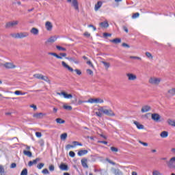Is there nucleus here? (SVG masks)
Here are the masks:
<instances>
[{"label": "nucleus", "instance_id": "nucleus-38", "mask_svg": "<svg viewBox=\"0 0 175 175\" xmlns=\"http://www.w3.org/2000/svg\"><path fill=\"white\" fill-rule=\"evenodd\" d=\"M21 175H28V170L27 168L23 169L21 172Z\"/></svg>", "mask_w": 175, "mask_h": 175}, {"label": "nucleus", "instance_id": "nucleus-21", "mask_svg": "<svg viewBox=\"0 0 175 175\" xmlns=\"http://www.w3.org/2000/svg\"><path fill=\"white\" fill-rule=\"evenodd\" d=\"M86 154H88V150H81L77 152L79 157H83V155H86Z\"/></svg>", "mask_w": 175, "mask_h": 175}, {"label": "nucleus", "instance_id": "nucleus-47", "mask_svg": "<svg viewBox=\"0 0 175 175\" xmlns=\"http://www.w3.org/2000/svg\"><path fill=\"white\" fill-rule=\"evenodd\" d=\"M44 166V163H40L39 164H38L37 167L38 169H39V170H40V169H42Z\"/></svg>", "mask_w": 175, "mask_h": 175}, {"label": "nucleus", "instance_id": "nucleus-16", "mask_svg": "<svg viewBox=\"0 0 175 175\" xmlns=\"http://www.w3.org/2000/svg\"><path fill=\"white\" fill-rule=\"evenodd\" d=\"M45 28L46 31H52L53 29V24L50 21H46L45 23Z\"/></svg>", "mask_w": 175, "mask_h": 175}, {"label": "nucleus", "instance_id": "nucleus-19", "mask_svg": "<svg viewBox=\"0 0 175 175\" xmlns=\"http://www.w3.org/2000/svg\"><path fill=\"white\" fill-rule=\"evenodd\" d=\"M102 5H103V2H102L101 1H98L97 3L95 5L94 10H99V9L102 8Z\"/></svg>", "mask_w": 175, "mask_h": 175}, {"label": "nucleus", "instance_id": "nucleus-20", "mask_svg": "<svg viewBox=\"0 0 175 175\" xmlns=\"http://www.w3.org/2000/svg\"><path fill=\"white\" fill-rule=\"evenodd\" d=\"M133 124L135 125L137 129H143L144 128V125L140 124V122L137 121H134Z\"/></svg>", "mask_w": 175, "mask_h": 175}, {"label": "nucleus", "instance_id": "nucleus-5", "mask_svg": "<svg viewBox=\"0 0 175 175\" xmlns=\"http://www.w3.org/2000/svg\"><path fill=\"white\" fill-rule=\"evenodd\" d=\"M57 95H59L60 96H64V98L65 99H70V98H73V95H72L71 94H68L64 91H62L61 92H57Z\"/></svg>", "mask_w": 175, "mask_h": 175}, {"label": "nucleus", "instance_id": "nucleus-60", "mask_svg": "<svg viewBox=\"0 0 175 175\" xmlns=\"http://www.w3.org/2000/svg\"><path fill=\"white\" fill-rule=\"evenodd\" d=\"M55 169V167H54V165H49V170H50V172H54Z\"/></svg>", "mask_w": 175, "mask_h": 175}, {"label": "nucleus", "instance_id": "nucleus-63", "mask_svg": "<svg viewBox=\"0 0 175 175\" xmlns=\"http://www.w3.org/2000/svg\"><path fill=\"white\" fill-rule=\"evenodd\" d=\"M14 94L15 95H21V91H20V90H16V91H15V92H14Z\"/></svg>", "mask_w": 175, "mask_h": 175}, {"label": "nucleus", "instance_id": "nucleus-31", "mask_svg": "<svg viewBox=\"0 0 175 175\" xmlns=\"http://www.w3.org/2000/svg\"><path fill=\"white\" fill-rule=\"evenodd\" d=\"M66 137H68V133H64L60 135L61 140H66Z\"/></svg>", "mask_w": 175, "mask_h": 175}, {"label": "nucleus", "instance_id": "nucleus-40", "mask_svg": "<svg viewBox=\"0 0 175 175\" xmlns=\"http://www.w3.org/2000/svg\"><path fill=\"white\" fill-rule=\"evenodd\" d=\"M139 16H140V13L136 12V13L133 14L132 18H138V17H139Z\"/></svg>", "mask_w": 175, "mask_h": 175}, {"label": "nucleus", "instance_id": "nucleus-11", "mask_svg": "<svg viewBox=\"0 0 175 175\" xmlns=\"http://www.w3.org/2000/svg\"><path fill=\"white\" fill-rule=\"evenodd\" d=\"M104 114H105V116H108L109 117H114L116 116V113H114L111 109H105Z\"/></svg>", "mask_w": 175, "mask_h": 175}, {"label": "nucleus", "instance_id": "nucleus-3", "mask_svg": "<svg viewBox=\"0 0 175 175\" xmlns=\"http://www.w3.org/2000/svg\"><path fill=\"white\" fill-rule=\"evenodd\" d=\"M151 119L154 121V122H161V115L157 113H154L151 114Z\"/></svg>", "mask_w": 175, "mask_h": 175}, {"label": "nucleus", "instance_id": "nucleus-13", "mask_svg": "<svg viewBox=\"0 0 175 175\" xmlns=\"http://www.w3.org/2000/svg\"><path fill=\"white\" fill-rule=\"evenodd\" d=\"M66 59H68V61H70V62H74V64H76L77 65L80 64V61H79V59H76L75 57H66Z\"/></svg>", "mask_w": 175, "mask_h": 175}, {"label": "nucleus", "instance_id": "nucleus-30", "mask_svg": "<svg viewBox=\"0 0 175 175\" xmlns=\"http://www.w3.org/2000/svg\"><path fill=\"white\" fill-rule=\"evenodd\" d=\"M56 49L59 51H66V48L62 47L59 45H56Z\"/></svg>", "mask_w": 175, "mask_h": 175}, {"label": "nucleus", "instance_id": "nucleus-17", "mask_svg": "<svg viewBox=\"0 0 175 175\" xmlns=\"http://www.w3.org/2000/svg\"><path fill=\"white\" fill-rule=\"evenodd\" d=\"M39 161H40V158H36V159H34L33 161H30L28 163V166L31 167V166H33V165H36V163H38V162H39Z\"/></svg>", "mask_w": 175, "mask_h": 175}, {"label": "nucleus", "instance_id": "nucleus-33", "mask_svg": "<svg viewBox=\"0 0 175 175\" xmlns=\"http://www.w3.org/2000/svg\"><path fill=\"white\" fill-rule=\"evenodd\" d=\"M168 94L171 95V96H174L175 95V88H172L170 90H168Z\"/></svg>", "mask_w": 175, "mask_h": 175}, {"label": "nucleus", "instance_id": "nucleus-48", "mask_svg": "<svg viewBox=\"0 0 175 175\" xmlns=\"http://www.w3.org/2000/svg\"><path fill=\"white\" fill-rule=\"evenodd\" d=\"M152 175H163L162 173L159 172L158 170H154L152 172Z\"/></svg>", "mask_w": 175, "mask_h": 175}, {"label": "nucleus", "instance_id": "nucleus-22", "mask_svg": "<svg viewBox=\"0 0 175 175\" xmlns=\"http://www.w3.org/2000/svg\"><path fill=\"white\" fill-rule=\"evenodd\" d=\"M72 5L75 10H79V1L77 0H72Z\"/></svg>", "mask_w": 175, "mask_h": 175}, {"label": "nucleus", "instance_id": "nucleus-14", "mask_svg": "<svg viewBox=\"0 0 175 175\" xmlns=\"http://www.w3.org/2000/svg\"><path fill=\"white\" fill-rule=\"evenodd\" d=\"M6 69H14L16 68V65L13 64V63L6 62L3 65Z\"/></svg>", "mask_w": 175, "mask_h": 175}, {"label": "nucleus", "instance_id": "nucleus-28", "mask_svg": "<svg viewBox=\"0 0 175 175\" xmlns=\"http://www.w3.org/2000/svg\"><path fill=\"white\" fill-rule=\"evenodd\" d=\"M24 155H26V157H29V158H31L32 157V152L29 150H23Z\"/></svg>", "mask_w": 175, "mask_h": 175}, {"label": "nucleus", "instance_id": "nucleus-54", "mask_svg": "<svg viewBox=\"0 0 175 175\" xmlns=\"http://www.w3.org/2000/svg\"><path fill=\"white\" fill-rule=\"evenodd\" d=\"M66 148L67 150H69L70 148H75V146L74 145L68 144V145L66 146Z\"/></svg>", "mask_w": 175, "mask_h": 175}, {"label": "nucleus", "instance_id": "nucleus-62", "mask_svg": "<svg viewBox=\"0 0 175 175\" xmlns=\"http://www.w3.org/2000/svg\"><path fill=\"white\" fill-rule=\"evenodd\" d=\"M96 116H97V117H102V112H100V111L96 112Z\"/></svg>", "mask_w": 175, "mask_h": 175}, {"label": "nucleus", "instance_id": "nucleus-53", "mask_svg": "<svg viewBox=\"0 0 175 175\" xmlns=\"http://www.w3.org/2000/svg\"><path fill=\"white\" fill-rule=\"evenodd\" d=\"M82 103H88V100H79L77 104H78V105H81Z\"/></svg>", "mask_w": 175, "mask_h": 175}, {"label": "nucleus", "instance_id": "nucleus-32", "mask_svg": "<svg viewBox=\"0 0 175 175\" xmlns=\"http://www.w3.org/2000/svg\"><path fill=\"white\" fill-rule=\"evenodd\" d=\"M42 80H43L44 81H46V83H49V84L51 83V81L49 79V77L43 76L42 77Z\"/></svg>", "mask_w": 175, "mask_h": 175}, {"label": "nucleus", "instance_id": "nucleus-7", "mask_svg": "<svg viewBox=\"0 0 175 175\" xmlns=\"http://www.w3.org/2000/svg\"><path fill=\"white\" fill-rule=\"evenodd\" d=\"M46 116V113H36L33 115V117L34 118H37L38 120H42V118H43V117Z\"/></svg>", "mask_w": 175, "mask_h": 175}, {"label": "nucleus", "instance_id": "nucleus-49", "mask_svg": "<svg viewBox=\"0 0 175 175\" xmlns=\"http://www.w3.org/2000/svg\"><path fill=\"white\" fill-rule=\"evenodd\" d=\"M103 38H109L111 36V33H103Z\"/></svg>", "mask_w": 175, "mask_h": 175}, {"label": "nucleus", "instance_id": "nucleus-64", "mask_svg": "<svg viewBox=\"0 0 175 175\" xmlns=\"http://www.w3.org/2000/svg\"><path fill=\"white\" fill-rule=\"evenodd\" d=\"M126 76L129 77V80H132V73H128Z\"/></svg>", "mask_w": 175, "mask_h": 175}, {"label": "nucleus", "instance_id": "nucleus-41", "mask_svg": "<svg viewBox=\"0 0 175 175\" xmlns=\"http://www.w3.org/2000/svg\"><path fill=\"white\" fill-rule=\"evenodd\" d=\"M107 162H108V163H110L111 165H113V166H116V162L111 161L109 159H106Z\"/></svg>", "mask_w": 175, "mask_h": 175}, {"label": "nucleus", "instance_id": "nucleus-35", "mask_svg": "<svg viewBox=\"0 0 175 175\" xmlns=\"http://www.w3.org/2000/svg\"><path fill=\"white\" fill-rule=\"evenodd\" d=\"M33 77L36 79H38L39 80H42V77H43V75L42 74H35L33 75Z\"/></svg>", "mask_w": 175, "mask_h": 175}, {"label": "nucleus", "instance_id": "nucleus-42", "mask_svg": "<svg viewBox=\"0 0 175 175\" xmlns=\"http://www.w3.org/2000/svg\"><path fill=\"white\" fill-rule=\"evenodd\" d=\"M72 144H74L75 146H83V144L77 142V141H74L72 142Z\"/></svg>", "mask_w": 175, "mask_h": 175}, {"label": "nucleus", "instance_id": "nucleus-29", "mask_svg": "<svg viewBox=\"0 0 175 175\" xmlns=\"http://www.w3.org/2000/svg\"><path fill=\"white\" fill-rule=\"evenodd\" d=\"M55 122H57V124H65V120L61 118H56Z\"/></svg>", "mask_w": 175, "mask_h": 175}, {"label": "nucleus", "instance_id": "nucleus-56", "mask_svg": "<svg viewBox=\"0 0 175 175\" xmlns=\"http://www.w3.org/2000/svg\"><path fill=\"white\" fill-rule=\"evenodd\" d=\"M83 36H85V38H90V36H91V33H88V31H85L83 33Z\"/></svg>", "mask_w": 175, "mask_h": 175}, {"label": "nucleus", "instance_id": "nucleus-34", "mask_svg": "<svg viewBox=\"0 0 175 175\" xmlns=\"http://www.w3.org/2000/svg\"><path fill=\"white\" fill-rule=\"evenodd\" d=\"M0 174L5 175V168L3 167V165H0Z\"/></svg>", "mask_w": 175, "mask_h": 175}, {"label": "nucleus", "instance_id": "nucleus-44", "mask_svg": "<svg viewBox=\"0 0 175 175\" xmlns=\"http://www.w3.org/2000/svg\"><path fill=\"white\" fill-rule=\"evenodd\" d=\"M111 151H112V152H118V148L112 146L111 147Z\"/></svg>", "mask_w": 175, "mask_h": 175}, {"label": "nucleus", "instance_id": "nucleus-6", "mask_svg": "<svg viewBox=\"0 0 175 175\" xmlns=\"http://www.w3.org/2000/svg\"><path fill=\"white\" fill-rule=\"evenodd\" d=\"M57 40V38L55 36H51L46 42H45V46H50V44L54 43Z\"/></svg>", "mask_w": 175, "mask_h": 175}, {"label": "nucleus", "instance_id": "nucleus-61", "mask_svg": "<svg viewBox=\"0 0 175 175\" xmlns=\"http://www.w3.org/2000/svg\"><path fill=\"white\" fill-rule=\"evenodd\" d=\"M36 137H42V133L40 132H36Z\"/></svg>", "mask_w": 175, "mask_h": 175}, {"label": "nucleus", "instance_id": "nucleus-18", "mask_svg": "<svg viewBox=\"0 0 175 175\" xmlns=\"http://www.w3.org/2000/svg\"><path fill=\"white\" fill-rule=\"evenodd\" d=\"M150 110H151V107L148 105H144L142 107L141 111L142 113H147V111H150Z\"/></svg>", "mask_w": 175, "mask_h": 175}, {"label": "nucleus", "instance_id": "nucleus-4", "mask_svg": "<svg viewBox=\"0 0 175 175\" xmlns=\"http://www.w3.org/2000/svg\"><path fill=\"white\" fill-rule=\"evenodd\" d=\"M103 102H105L103 99H101L99 98H91L88 100V103H103Z\"/></svg>", "mask_w": 175, "mask_h": 175}, {"label": "nucleus", "instance_id": "nucleus-23", "mask_svg": "<svg viewBox=\"0 0 175 175\" xmlns=\"http://www.w3.org/2000/svg\"><path fill=\"white\" fill-rule=\"evenodd\" d=\"M48 55H53V57H55V58H57V59H62V57L59 56L58 54L54 52H49Z\"/></svg>", "mask_w": 175, "mask_h": 175}, {"label": "nucleus", "instance_id": "nucleus-24", "mask_svg": "<svg viewBox=\"0 0 175 175\" xmlns=\"http://www.w3.org/2000/svg\"><path fill=\"white\" fill-rule=\"evenodd\" d=\"M109 42H111V43H114L115 44H118V43H121V38H114L113 40H110Z\"/></svg>", "mask_w": 175, "mask_h": 175}, {"label": "nucleus", "instance_id": "nucleus-9", "mask_svg": "<svg viewBox=\"0 0 175 175\" xmlns=\"http://www.w3.org/2000/svg\"><path fill=\"white\" fill-rule=\"evenodd\" d=\"M88 162V159H87V158H83L81 160V165L84 169H88V164L87 163Z\"/></svg>", "mask_w": 175, "mask_h": 175}, {"label": "nucleus", "instance_id": "nucleus-27", "mask_svg": "<svg viewBox=\"0 0 175 175\" xmlns=\"http://www.w3.org/2000/svg\"><path fill=\"white\" fill-rule=\"evenodd\" d=\"M100 25L102 27V28H109V23L107 21L100 23Z\"/></svg>", "mask_w": 175, "mask_h": 175}, {"label": "nucleus", "instance_id": "nucleus-50", "mask_svg": "<svg viewBox=\"0 0 175 175\" xmlns=\"http://www.w3.org/2000/svg\"><path fill=\"white\" fill-rule=\"evenodd\" d=\"M122 47H126V49H130L131 46L125 42H123L122 44Z\"/></svg>", "mask_w": 175, "mask_h": 175}, {"label": "nucleus", "instance_id": "nucleus-10", "mask_svg": "<svg viewBox=\"0 0 175 175\" xmlns=\"http://www.w3.org/2000/svg\"><path fill=\"white\" fill-rule=\"evenodd\" d=\"M149 83L150 84H159V83H161V79H159V78H150L149 79Z\"/></svg>", "mask_w": 175, "mask_h": 175}, {"label": "nucleus", "instance_id": "nucleus-8", "mask_svg": "<svg viewBox=\"0 0 175 175\" xmlns=\"http://www.w3.org/2000/svg\"><path fill=\"white\" fill-rule=\"evenodd\" d=\"M18 24V21H12V22H8L5 24V28L6 29L12 28V27H14V25H17Z\"/></svg>", "mask_w": 175, "mask_h": 175}, {"label": "nucleus", "instance_id": "nucleus-43", "mask_svg": "<svg viewBox=\"0 0 175 175\" xmlns=\"http://www.w3.org/2000/svg\"><path fill=\"white\" fill-rule=\"evenodd\" d=\"M68 155L71 158H75V157H76V153H75V152H73V151H70L69 153H68Z\"/></svg>", "mask_w": 175, "mask_h": 175}, {"label": "nucleus", "instance_id": "nucleus-12", "mask_svg": "<svg viewBox=\"0 0 175 175\" xmlns=\"http://www.w3.org/2000/svg\"><path fill=\"white\" fill-rule=\"evenodd\" d=\"M167 166L170 168L173 167L175 169V157H172L170 159V161L167 163Z\"/></svg>", "mask_w": 175, "mask_h": 175}, {"label": "nucleus", "instance_id": "nucleus-51", "mask_svg": "<svg viewBox=\"0 0 175 175\" xmlns=\"http://www.w3.org/2000/svg\"><path fill=\"white\" fill-rule=\"evenodd\" d=\"M87 64H88V65H90V66H91V68H92V69H94L95 68V66H94V64H92L91 60L88 61Z\"/></svg>", "mask_w": 175, "mask_h": 175}, {"label": "nucleus", "instance_id": "nucleus-58", "mask_svg": "<svg viewBox=\"0 0 175 175\" xmlns=\"http://www.w3.org/2000/svg\"><path fill=\"white\" fill-rule=\"evenodd\" d=\"M98 111L101 112V113H103V114H105V111H106V109H103V107H100L99 109H98Z\"/></svg>", "mask_w": 175, "mask_h": 175}, {"label": "nucleus", "instance_id": "nucleus-59", "mask_svg": "<svg viewBox=\"0 0 175 175\" xmlns=\"http://www.w3.org/2000/svg\"><path fill=\"white\" fill-rule=\"evenodd\" d=\"M139 143H140V144H142V146H144V147H147V146H148V143L147 142H143L142 141H139Z\"/></svg>", "mask_w": 175, "mask_h": 175}, {"label": "nucleus", "instance_id": "nucleus-15", "mask_svg": "<svg viewBox=\"0 0 175 175\" xmlns=\"http://www.w3.org/2000/svg\"><path fill=\"white\" fill-rule=\"evenodd\" d=\"M59 169L60 170H63L64 172H68L69 170V167L68 166L67 164L64 163H62L59 165Z\"/></svg>", "mask_w": 175, "mask_h": 175}, {"label": "nucleus", "instance_id": "nucleus-26", "mask_svg": "<svg viewBox=\"0 0 175 175\" xmlns=\"http://www.w3.org/2000/svg\"><path fill=\"white\" fill-rule=\"evenodd\" d=\"M31 33H33V35H38L39 34V29H38L36 27H33L30 30Z\"/></svg>", "mask_w": 175, "mask_h": 175}, {"label": "nucleus", "instance_id": "nucleus-46", "mask_svg": "<svg viewBox=\"0 0 175 175\" xmlns=\"http://www.w3.org/2000/svg\"><path fill=\"white\" fill-rule=\"evenodd\" d=\"M146 55L148 58H151V59H152L153 57L152 55L151 54V53L150 52H146Z\"/></svg>", "mask_w": 175, "mask_h": 175}, {"label": "nucleus", "instance_id": "nucleus-52", "mask_svg": "<svg viewBox=\"0 0 175 175\" xmlns=\"http://www.w3.org/2000/svg\"><path fill=\"white\" fill-rule=\"evenodd\" d=\"M114 173H115L116 175H121V174H122V172H121V171L120 170H115Z\"/></svg>", "mask_w": 175, "mask_h": 175}, {"label": "nucleus", "instance_id": "nucleus-39", "mask_svg": "<svg viewBox=\"0 0 175 175\" xmlns=\"http://www.w3.org/2000/svg\"><path fill=\"white\" fill-rule=\"evenodd\" d=\"M63 109H64L65 110H69L70 111V110H72V107L70 105H64Z\"/></svg>", "mask_w": 175, "mask_h": 175}, {"label": "nucleus", "instance_id": "nucleus-1", "mask_svg": "<svg viewBox=\"0 0 175 175\" xmlns=\"http://www.w3.org/2000/svg\"><path fill=\"white\" fill-rule=\"evenodd\" d=\"M62 66H64V68H65L66 69L68 70L69 72H76V73H77V75H78V76H81V70H80L79 69L74 70L73 68L70 67L65 62H62Z\"/></svg>", "mask_w": 175, "mask_h": 175}, {"label": "nucleus", "instance_id": "nucleus-37", "mask_svg": "<svg viewBox=\"0 0 175 175\" xmlns=\"http://www.w3.org/2000/svg\"><path fill=\"white\" fill-rule=\"evenodd\" d=\"M168 124L171 125V126H175V121L174 120H172L170 119H169L167 120Z\"/></svg>", "mask_w": 175, "mask_h": 175}, {"label": "nucleus", "instance_id": "nucleus-55", "mask_svg": "<svg viewBox=\"0 0 175 175\" xmlns=\"http://www.w3.org/2000/svg\"><path fill=\"white\" fill-rule=\"evenodd\" d=\"M15 167H17V164L16 163H12L10 165V169H15Z\"/></svg>", "mask_w": 175, "mask_h": 175}, {"label": "nucleus", "instance_id": "nucleus-36", "mask_svg": "<svg viewBox=\"0 0 175 175\" xmlns=\"http://www.w3.org/2000/svg\"><path fill=\"white\" fill-rule=\"evenodd\" d=\"M102 64H103V65L106 68V69H109L110 68V63L103 61Z\"/></svg>", "mask_w": 175, "mask_h": 175}, {"label": "nucleus", "instance_id": "nucleus-2", "mask_svg": "<svg viewBox=\"0 0 175 175\" xmlns=\"http://www.w3.org/2000/svg\"><path fill=\"white\" fill-rule=\"evenodd\" d=\"M12 38H14V39H23L24 38H27L28 36V33H11Z\"/></svg>", "mask_w": 175, "mask_h": 175}, {"label": "nucleus", "instance_id": "nucleus-57", "mask_svg": "<svg viewBox=\"0 0 175 175\" xmlns=\"http://www.w3.org/2000/svg\"><path fill=\"white\" fill-rule=\"evenodd\" d=\"M86 72H87L88 75H94V71H92L91 69H88L86 70Z\"/></svg>", "mask_w": 175, "mask_h": 175}, {"label": "nucleus", "instance_id": "nucleus-25", "mask_svg": "<svg viewBox=\"0 0 175 175\" xmlns=\"http://www.w3.org/2000/svg\"><path fill=\"white\" fill-rule=\"evenodd\" d=\"M160 136L161 137H162L163 139H165L166 137H167V136H169V132L166 131H164L163 132H161L160 133Z\"/></svg>", "mask_w": 175, "mask_h": 175}, {"label": "nucleus", "instance_id": "nucleus-45", "mask_svg": "<svg viewBox=\"0 0 175 175\" xmlns=\"http://www.w3.org/2000/svg\"><path fill=\"white\" fill-rule=\"evenodd\" d=\"M42 174H50V172H49V170L47 168L44 169L42 171Z\"/></svg>", "mask_w": 175, "mask_h": 175}]
</instances>
